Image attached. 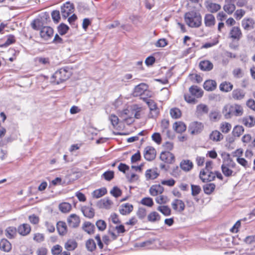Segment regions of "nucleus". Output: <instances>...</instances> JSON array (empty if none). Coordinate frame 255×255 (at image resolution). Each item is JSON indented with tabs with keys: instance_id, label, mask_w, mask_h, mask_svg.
Masks as SVG:
<instances>
[{
	"instance_id": "f257e3e1",
	"label": "nucleus",
	"mask_w": 255,
	"mask_h": 255,
	"mask_svg": "<svg viewBox=\"0 0 255 255\" xmlns=\"http://www.w3.org/2000/svg\"><path fill=\"white\" fill-rule=\"evenodd\" d=\"M72 74L71 69L65 67L56 71L51 77V82L55 84H59L69 78Z\"/></svg>"
},
{
	"instance_id": "f03ea898",
	"label": "nucleus",
	"mask_w": 255,
	"mask_h": 255,
	"mask_svg": "<svg viewBox=\"0 0 255 255\" xmlns=\"http://www.w3.org/2000/svg\"><path fill=\"white\" fill-rule=\"evenodd\" d=\"M186 23L190 27H199L202 23V17L199 12L194 10L186 12L184 15Z\"/></svg>"
},
{
	"instance_id": "7ed1b4c3",
	"label": "nucleus",
	"mask_w": 255,
	"mask_h": 255,
	"mask_svg": "<svg viewBox=\"0 0 255 255\" xmlns=\"http://www.w3.org/2000/svg\"><path fill=\"white\" fill-rule=\"evenodd\" d=\"M41 21L39 19H35L31 23V26L35 30L40 29V35L44 40H48L53 35V29L49 26H43L40 28Z\"/></svg>"
},
{
	"instance_id": "20e7f679",
	"label": "nucleus",
	"mask_w": 255,
	"mask_h": 255,
	"mask_svg": "<svg viewBox=\"0 0 255 255\" xmlns=\"http://www.w3.org/2000/svg\"><path fill=\"white\" fill-rule=\"evenodd\" d=\"M223 114L226 119L231 118L232 116H241L243 114V109L238 104L227 105L223 110Z\"/></svg>"
},
{
	"instance_id": "39448f33",
	"label": "nucleus",
	"mask_w": 255,
	"mask_h": 255,
	"mask_svg": "<svg viewBox=\"0 0 255 255\" xmlns=\"http://www.w3.org/2000/svg\"><path fill=\"white\" fill-rule=\"evenodd\" d=\"M142 99L148 105V108L150 111L149 116L151 118H155L158 114V110L157 107V105L155 102L152 100L149 99L146 97H141Z\"/></svg>"
},
{
	"instance_id": "423d86ee",
	"label": "nucleus",
	"mask_w": 255,
	"mask_h": 255,
	"mask_svg": "<svg viewBox=\"0 0 255 255\" xmlns=\"http://www.w3.org/2000/svg\"><path fill=\"white\" fill-rule=\"evenodd\" d=\"M147 89V85L144 83H140L134 88L133 95L134 97L140 96L141 99V97H144V95L148 92Z\"/></svg>"
},
{
	"instance_id": "0eeeda50",
	"label": "nucleus",
	"mask_w": 255,
	"mask_h": 255,
	"mask_svg": "<svg viewBox=\"0 0 255 255\" xmlns=\"http://www.w3.org/2000/svg\"><path fill=\"white\" fill-rule=\"evenodd\" d=\"M61 14L62 17L66 19L70 14L74 12V6L73 3L66 2L61 6Z\"/></svg>"
},
{
	"instance_id": "6e6552de",
	"label": "nucleus",
	"mask_w": 255,
	"mask_h": 255,
	"mask_svg": "<svg viewBox=\"0 0 255 255\" xmlns=\"http://www.w3.org/2000/svg\"><path fill=\"white\" fill-rule=\"evenodd\" d=\"M203 125L199 122H193L189 126V130L192 134H197L201 132L203 128Z\"/></svg>"
},
{
	"instance_id": "1a4fd4ad",
	"label": "nucleus",
	"mask_w": 255,
	"mask_h": 255,
	"mask_svg": "<svg viewBox=\"0 0 255 255\" xmlns=\"http://www.w3.org/2000/svg\"><path fill=\"white\" fill-rule=\"evenodd\" d=\"M229 38L233 40L239 41L242 37V32L238 26L233 27L230 31Z\"/></svg>"
},
{
	"instance_id": "9d476101",
	"label": "nucleus",
	"mask_w": 255,
	"mask_h": 255,
	"mask_svg": "<svg viewBox=\"0 0 255 255\" xmlns=\"http://www.w3.org/2000/svg\"><path fill=\"white\" fill-rule=\"evenodd\" d=\"M200 178L203 182L211 181L215 178V174L212 171L202 170L200 173Z\"/></svg>"
},
{
	"instance_id": "9b49d317",
	"label": "nucleus",
	"mask_w": 255,
	"mask_h": 255,
	"mask_svg": "<svg viewBox=\"0 0 255 255\" xmlns=\"http://www.w3.org/2000/svg\"><path fill=\"white\" fill-rule=\"evenodd\" d=\"M156 156V150L152 146H146L144 150V157L146 160L151 161Z\"/></svg>"
},
{
	"instance_id": "f8f14e48",
	"label": "nucleus",
	"mask_w": 255,
	"mask_h": 255,
	"mask_svg": "<svg viewBox=\"0 0 255 255\" xmlns=\"http://www.w3.org/2000/svg\"><path fill=\"white\" fill-rule=\"evenodd\" d=\"M160 159L165 163H172L175 160V157L173 153L169 151H162L160 153Z\"/></svg>"
},
{
	"instance_id": "ddd939ff",
	"label": "nucleus",
	"mask_w": 255,
	"mask_h": 255,
	"mask_svg": "<svg viewBox=\"0 0 255 255\" xmlns=\"http://www.w3.org/2000/svg\"><path fill=\"white\" fill-rule=\"evenodd\" d=\"M133 207L129 203L122 204L119 208V212L123 215H127L130 214L133 210Z\"/></svg>"
},
{
	"instance_id": "4468645a",
	"label": "nucleus",
	"mask_w": 255,
	"mask_h": 255,
	"mask_svg": "<svg viewBox=\"0 0 255 255\" xmlns=\"http://www.w3.org/2000/svg\"><path fill=\"white\" fill-rule=\"evenodd\" d=\"M173 210L179 212H182L185 209L184 203L180 199H174L171 203Z\"/></svg>"
},
{
	"instance_id": "2eb2a0df",
	"label": "nucleus",
	"mask_w": 255,
	"mask_h": 255,
	"mask_svg": "<svg viewBox=\"0 0 255 255\" xmlns=\"http://www.w3.org/2000/svg\"><path fill=\"white\" fill-rule=\"evenodd\" d=\"M67 222L70 227L76 228L79 225L80 220L77 215L73 214L68 218Z\"/></svg>"
},
{
	"instance_id": "dca6fc26",
	"label": "nucleus",
	"mask_w": 255,
	"mask_h": 255,
	"mask_svg": "<svg viewBox=\"0 0 255 255\" xmlns=\"http://www.w3.org/2000/svg\"><path fill=\"white\" fill-rule=\"evenodd\" d=\"M246 92L242 89H234L232 93V98L235 100H242L245 97Z\"/></svg>"
},
{
	"instance_id": "f3484780",
	"label": "nucleus",
	"mask_w": 255,
	"mask_h": 255,
	"mask_svg": "<svg viewBox=\"0 0 255 255\" xmlns=\"http://www.w3.org/2000/svg\"><path fill=\"white\" fill-rule=\"evenodd\" d=\"M209 108L206 105L201 104L196 107V115L198 117L202 116L204 114L208 113Z\"/></svg>"
},
{
	"instance_id": "a211bd4d",
	"label": "nucleus",
	"mask_w": 255,
	"mask_h": 255,
	"mask_svg": "<svg viewBox=\"0 0 255 255\" xmlns=\"http://www.w3.org/2000/svg\"><path fill=\"white\" fill-rule=\"evenodd\" d=\"M180 168L185 172L190 171L193 167L192 162L189 159L182 160L180 163Z\"/></svg>"
},
{
	"instance_id": "6ab92c4d",
	"label": "nucleus",
	"mask_w": 255,
	"mask_h": 255,
	"mask_svg": "<svg viewBox=\"0 0 255 255\" xmlns=\"http://www.w3.org/2000/svg\"><path fill=\"white\" fill-rule=\"evenodd\" d=\"M31 231V227L28 224H23L18 226L17 228L18 233L22 236H26L29 234Z\"/></svg>"
},
{
	"instance_id": "aec40b11",
	"label": "nucleus",
	"mask_w": 255,
	"mask_h": 255,
	"mask_svg": "<svg viewBox=\"0 0 255 255\" xmlns=\"http://www.w3.org/2000/svg\"><path fill=\"white\" fill-rule=\"evenodd\" d=\"M163 187L160 185H153L149 189V193L151 196H155L163 193Z\"/></svg>"
},
{
	"instance_id": "412c9836",
	"label": "nucleus",
	"mask_w": 255,
	"mask_h": 255,
	"mask_svg": "<svg viewBox=\"0 0 255 255\" xmlns=\"http://www.w3.org/2000/svg\"><path fill=\"white\" fill-rule=\"evenodd\" d=\"M199 67L202 71H209L213 69V65L209 60H204L200 62Z\"/></svg>"
},
{
	"instance_id": "4be33fe9",
	"label": "nucleus",
	"mask_w": 255,
	"mask_h": 255,
	"mask_svg": "<svg viewBox=\"0 0 255 255\" xmlns=\"http://www.w3.org/2000/svg\"><path fill=\"white\" fill-rule=\"evenodd\" d=\"M254 21L252 18H244L242 21V25L244 29L249 30L254 28Z\"/></svg>"
},
{
	"instance_id": "5701e85b",
	"label": "nucleus",
	"mask_w": 255,
	"mask_h": 255,
	"mask_svg": "<svg viewBox=\"0 0 255 255\" xmlns=\"http://www.w3.org/2000/svg\"><path fill=\"white\" fill-rule=\"evenodd\" d=\"M190 93L196 98H200L203 95V91L201 88L197 86H192L189 88Z\"/></svg>"
},
{
	"instance_id": "b1692460",
	"label": "nucleus",
	"mask_w": 255,
	"mask_h": 255,
	"mask_svg": "<svg viewBox=\"0 0 255 255\" xmlns=\"http://www.w3.org/2000/svg\"><path fill=\"white\" fill-rule=\"evenodd\" d=\"M81 211L84 216L88 218H92L95 215V212L93 208L89 207L84 206L82 207Z\"/></svg>"
},
{
	"instance_id": "393cba45",
	"label": "nucleus",
	"mask_w": 255,
	"mask_h": 255,
	"mask_svg": "<svg viewBox=\"0 0 255 255\" xmlns=\"http://www.w3.org/2000/svg\"><path fill=\"white\" fill-rule=\"evenodd\" d=\"M217 86L215 81L212 80H206L204 83V88L208 91H212L214 90Z\"/></svg>"
},
{
	"instance_id": "a878e982",
	"label": "nucleus",
	"mask_w": 255,
	"mask_h": 255,
	"mask_svg": "<svg viewBox=\"0 0 255 255\" xmlns=\"http://www.w3.org/2000/svg\"><path fill=\"white\" fill-rule=\"evenodd\" d=\"M0 249L5 252H8L11 249V244L6 239H2L0 242Z\"/></svg>"
},
{
	"instance_id": "bb28decb",
	"label": "nucleus",
	"mask_w": 255,
	"mask_h": 255,
	"mask_svg": "<svg viewBox=\"0 0 255 255\" xmlns=\"http://www.w3.org/2000/svg\"><path fill=\"white\" fill-rule=\"evenodd\" d=\"M205 24L207 27H211L215 24V18L212 14H207L204 17Z\"/></svg>"
},
{
	"instance_id": "cd10ccee",
	"label": "nucleus",
	"mask_w": 255,
	"mask_h": 255,
	"mask_svg": "<svg viewBox=\"0 0 255 255\" xmlns=\"http://www.w3.org/2000/svg\"><path fill=\"white\" fill-rule=\"evenodd\" d=\"M220 90L224 92H230L233 88V85L229 82L225 81L220 84Z\"/></svg>"
},
{
	"instance_id": "c85d7f7f",
	"label": "nucleus",
	"mask_w": 255,
	"mask_h": 255,
	"mask_svg": "<svg viewBox=\"0 0 255 255\" xmlns=\"http://www.w3.org/2000/svg\"><path fill=\"white\" fill-rule=\"evenodd\" d=\"M64 247L68 251H72L77 247V243L75 240L70 239L65 243Z\"/></svg>"
},
{
	"instance_id": "c756f323",
	"label": "nucleus",
	"mask_w": 255,
	"mask_h": 255,
	"mask_svg": "<svg viewBox=\"0 0 255 255\" xmlns=\"http://www.w3.org/2000/svg\"><path fill=\"white\" fill-rule=\"evenodd\" d=\"M243 123L247 127H253L255 125V118L251 116L244 118L243 119Z\"/></svg>"
},
{
	"instance_id": "7c9ffc66",
	"label": "nucleus",
	"mask_w": 255,
	"mask_h": 255,
	"mask_svg": "<svg viewBox=\"0 0 255 255\" xmlns=\"http://www.w3.org/2000/svg\"><path fill=\"white\" fill-rule=\"evenodd\" d=\"M57 229L60 235H64L67 232V226L65 222L59 221L57 223Z\"/></svg>"
},
{
	"instance_id": "2f4dec72",
	"label": "nucleus",
	"mask_w": 255,
	"mask_h": 255,
	"mask_svg": "<svg viewBox=\"0 0 255 255\" xmlns=\"http://www.w3.org/2000/svg\"><path fill=\"white\" fill-rule=\"evenodd\" d=\"M173 128L176 132L182 133L186 130V126L183 122H175L173 125Z\"/></svg>"
},
{
	"instance_id": "473e14b6",
	"label": "nucleus",
	"mask_w": 255,
	"mask_h": 255,
	"mask_svg": "<svg viewBox=\"0 0 255 255\" xmlns=\"http://www.w3.org/2000/svg\"><path fill=\"white\" fill-rule=\"evenodd\" d=\"M82 228L88 234H91L94 233L95 226L90 222H85L83 225Z\"/></svg>"
},
{
	"instance_id": "72a5a7b5",
	"label": "nucleus",
	"mask_w": 255,
	"mask_h": 255,
	"mask_svg": "<svg viewBox=\"0 0 255 255\" xmlns=\"http://www.w3.org/2000/svg\"><path fill=\"white\" fill-rule=\"evenodd\" d=\"M223 135L218 130L213 131L210 134V138L214 141H219L223 139Z\"/></svg>"
},
{
	"instance_id": "f704fd0d",
	"label": "nucleus",
	"mask_w": 255,
	"mask_h": 255,
	"mask_svg": "<svg viewBox=\"0 0 255 255\" xmlns=\"http://www.w3.org/2000/svg\"><path fill=\"white\" fill-rule=\"evenodd\" d=\"M16 234V229L14 227H9L5 230V236L9 239L14 237Z\"/></svg>"
},
{
	"instance_id": "c9c22d12",
	"label": "nucleus",
	"mask_w": 255,
	"mask_h": 255,
	"mask_svg": "<svg viewBox=\"0 0 255 255\" xmlns=\"http://www.w3.org/2000/svg\"><path fill=\"white\" fill-rule=\"evenodd\" d=\"M207 8L210 12L214 13L220 9L221 6L219 4L210 2L207 5Z\"/></svg>"
},
{
	"instance_id": "e433bc0d",
	"label": "nucleus",
	"mask_w": 255,
	"mask_h": 255,
	"mask_svg": "<svg viewBox=\"0 0 255 255\" xmlns=\"http://www.w3.org/2000/svg\"><path fill=\"white\" fill-rule=\"evenodd\" d=\"M158 173L155 170L148 169L146 171L145 177L147 179H154L158 176Z\"/></svg>"
},
{
	"instance_id": "4c0bfd02",
	"label": "nucleus",
	"mask_w": 255,
	"mask_h": 255,
	"mask_svg": "<svg viewBox=\"0 0 255 255\" xmlns=\"http://www.w3.org/2000/svg\"><path fill=\"white\" fill-rule=\"evenodd\" d=\"M244 131V128L242 126H237L233 128L232 134L234 136L239 137Z\"/></svg>"
},
{
	"instance_id": "58836bf2",
	"label": "nucleus",
	"mask_w": 255,
	"mask_h": 255,
	"mask_svg": "<svg viewBox=\"0 0 255 255\" xmlns=\"http://www.w3.org/2000/svg\"><path fill=\"white\" fill-rule=\"evenodd\" d=\"M203 190L205 194H211L215 188V185L214 183H208L203 186Z\"/></svg>"
},
{
	"instance_id": "ea45409f",
	"label": "nucleus",
	"mask_w": 255,
	"mask_h": 255,
	"mask_svg": "<svg viewBox=\"0 0 255 255\" xmlns=\"http://www.w3.org/2000/svg\"><path fill=\"white\" fill-rule=\"evenodd\" d=\"M230 167L227 166L225 164H223L221 166L222 171L224 175L226 177H230L233 175V171L230 169Z\"/></svg>"
},
{
	"instance_id": "a19ab883",
	"label": "nucleus",
	"mask_w": 255,
	"mask_h": 255,
	"mask_svg": "<svg viewBox=\"0 0 255 255\" xmlns=\"http://www.w3.org/2000/svg\"><path fill=\"white\" fill-rule=\"evenodd\" d=\"M157 210L160 212L165 216H168L171 214V209L167 206H160L157 208Z\"/></svg>"
},
{
	"instance_id": "79ce46f5",
	"label": "nucleus",
	"mask_w": 255,
	"mask_h": 255,
	"mask_svg": "<svg viewBox=\"0 0 255 255\" xmlns=\"http://www.w3.org/2000/svg\"><path fill=\"white\" fill-rule=\"evenodd\" d=\"M107 192L106 188H102L95 190L93 193V196L96 198H99L105 195Z\"/></svg>"
},
{
	"instance_id": "37998d69",
	"label": "nucleus",
	"mask_w": 255,
	"mask_h": 255,
	"mask_svg": "<svg viewBox=\"0 0 255 255\" xmlns=\"http://www.w3.org/2000/svg\"><path fill=\"white\" fill-rule=\"evenodd\" d=\"M59 208L62 212L68 213L71 209V205L68 203L64 202L59 204Z\"/></svg>"
},
{
	"instance_id": "c03bdc74",
	"label": "nucleus",
	"mask_w": 255,
	"mask_h": 255,
	"mask_svg": "<svg viewBox=\"0 0 255 255\" xmlns=\"http://www.w3.org/2000/svg\"><path fill=\"white\" fill-rule=\"evenodd\" d=\"M86 247L88 251L93 252L96 248V245L93 239H89L86 242Z\"/></svg>"
},
{
	"instance_id": "a18cd8bd",
	"label": "nucleus",
	"mask_w": 255,
	"mask_h": 255,
	"mask_svg": "<svg viewBox=\"0 0 255 255\" xmlns=\"http://www.w3.org/2000/svg\"><path fill=\"white\" fill-rule=\"evenodd\" d=\"M170 114L171 117L176 119L179 118L181 116V112L178 108H172L170 111Z\"/></svg>"
},
{
	"instance_id": "49530a36",
	"label": "nucleus",
	"mask_w": 255,
	"mask_h": 255,
	"mask_svg": "<svg viewBox=\"0 0 255 255\" xmlns=\"http://www.w3.org/2000/svg\"><path fill=\"white\" fill-rule=\"evenodd\" d=\"M147 219L149 221L154 222L159 220L160 215L156 212H152L148 215Z\"/></svg>"
},
{
	"instance_id": "de8ad7c7",
	"label": "nucleus",
	"mask_w": 255,
	"mask_h": 255,
	"mask_svg": "<svg viewBox=\"0 0 255 255\" xmlns=\"http://www.w3.org/2000/svg\"><path fill=\"white\" fill-rule=\"evenodd\" d=\"M223 164H225L227 166L231 168H235L236 163L234 162L232 159L231 158L230 155L229 153L227 154V157L225 159Z\"/></svg>"
},
{
	"instance_id": "09e8293b",
	"label": "nucleus",
	"mask_w": 255,
	"mask_h": 255,
	"mask_svg": "<svg viewBox=\"0 0 255 255\" xmlns=\"http://www.w3.org/2000/svg\"><path fill=\"white\" fill-rule=\"evenodd\" d=\"M236 6L233 3H228L224 6V10L229 14H232L235 10Z\"/></svg>"
},
{
	"instance_id": "8fccbe9b",
	"label": "nucleus",
	"mask_w": 255,
	"mask_h": 255,
	"mask_svg": "<svg viewBox=\"0 0 255 255\" xmlns=\"http://www.w3.org/2000/svg\"><path fill=\"white\" fill-rule=\"evenodd\" d=\"M140 203L143 205L150 207L153 206V201L152 198L150 197H144L142 199Z\"/></svg>"
},
{
	"instance_id": "3c124183",
	"label": "nucleus",
	"mask_w": 255,
	"mask_h": 255,
	"mask_svg": "<svg viewBox=\"0 0 255 255\" xmlns=\"http://www.w3.org/2000/svg\"><path fill=\"white\" fill-rule=\"evenodd\" d=\"M102 177L107 181H111L114 177V172L111 170L107 171L102 174Z\"/></svg>"
},
{
	"instance_id": "603ef678",
	"label": "nucleus",
	"mask_w": 255,
	"mask_h": 255,
	"mask_svg": "<svg viewBox=\"0 0 255 255\" xmlns=\"http://www.w3.org/2000/svg\"><path fill=\"white\" fill-rule=\"evenodd\" d=\"M62 247L56 245L54 246L51 249V253L53 255H59L62 252Z\"/></svg>"
},
{
	"instance_id": "864d4df0",
	"label": "nucleus",
	"mask_w": 255,
	"mask_h": 255,
	"mask_svg": "<svg viewBox=\"0 0 255 255\" xmlns=\"http://www.w3.org/2000/svg\"><path fill=\"white\" fill-rule=\"evenodd\" d=\"M169 201L168 197L166 196L160 195L158 196L155 199V201L157 204H166Z\"/></svg>"
},
{
	"instance_id": "5fc2aeb1",
	"label": "nucleus",
	"mask_w": 255,
	"mask_h": 255,
	"mask_svg": "<svg viewBox=\"0 0 255 255\" xmlns=\"http://www.w3.org/2000/svg\"><path fill=\"white\" fill-rule=\"evenodd\" d=\"M69 27L64 23L60 24L58 27V32L60 35H64L66 33Z\"/></svg>"
},
{
	"instance_id": "6e6d98bb",
	"label": "nucleus",
	"mask_w": 255,
	"mask_h": 255,
	"mask_svg": "<svg viewBox=\"0 0 255 255\" xmlns=\"http://www.w3.org/2000/svg\"><path fill=\"white\" fill-rule=\"evenodd\" d=\"M232 126L228 123H223L221 126V129L223 133H227L231 130Z\"/></svg>"
},
{
	"instance_id": "4d7b16f0",
	"label": "nucleus",
	"mask_w": 255,
	"mask_h": 255,
	"mask_svg": "<svg viewBox=\"0 0 255 255\" xmlns=\"http://www.w3.org/2000/svg\"><path fill=\"white\" fill-rule=\"evenodd\" d=\"M111 194L115 197H119L122 195V191L118 187L115 186L110 191Z\"/></svg>"
},
{
	"instance_id": "13d9d810",
	"label": "nucleus",
	"mask_w": 255,
	"mask_h": 255,
	"mask_svg": "<svg viewBox=\"0 0 255 255\" xmlns=\"http://www.w3.org/2000/svg\"><path fill=\"white\" fill-rule=\"evenodd\" d=\"M129 19L132 22V23L135 25H137L138 24L141 23V19L140 17L137 15H131L129 16Z\"/></svg>"
},
{
	"instance_id": "bf43d9fd",
	"label": "nucleus",
	"mask_w": 255,
	"mask_h": 255,
	"mask_svg": "<svg viewBox=\"0 0 255 255\" xmlns=\"http://www.w3.org/2000/svg\"><path fill=\"white\" fill-rule=\"evenodd\" d=\"M233 74L236 78H240L243 76L244 73L240 68H235L233 71Z\"/></svg>"
},
{
	"instance_id": "052dcab7",
	"label": "nucleus",
	"mask_w": 255,
	"mask_h": 255,
	"mask_svg": "<svg viewBox=\"0 0 255 255\" xmlns=\"http://www.w3.org/2000/svg\"><path fill=\"white\" fill-rule=\"evenodd\" d=\"M51 16L55 23H58L60 19V12L59 10H53L51 13Z\"/></svg>"
},
{
	"instance_id": "680f3d73",
	"label": "nucleus",
	"mask_w": 255,
	"mask_h": 255,
	"mask_svg": "<svg viewBox=\"0 0 255 255\" xmlns=\"http://www.w3.org/2000/svg\"><path fill=\"white\" fill-rule=\"evenodd\" d=\"M195 97L194 96L190 95L188 94H185L184 95V99L188 103L190 104H195L197 102L195 98Z\"/></svg>"
},
{
	"instance_id": "e2e57ef3",
	"label": "nucleus",
	"mask_w": 255,
	"mask_h": 255,
	"mask_svg": "<svg viewBox=\"0 0 255 255\" xmlns=\"http://www.w3.org/2000/svg\"><path fill=\"white\" fill-rule=\"evenodd\" d=\"M209 118L212 121H216L220 119V115L217 111H212L209 114Z\"/></svg>"
},
{
	"instance_id": "0e129e2a",
	"label": "nucleus",
	"mask_w": 255,
	"mask_h": 255,
	"mask_svg": "<svg viewBox=\"0 0 255 255\" xmlns=\"http://www.w3.org/2000/svg\"><path fill=\"white\" fill-rule=\"evenodd\" d=\"M96 224L98 229L100 231H103L105 230V229L106 228V223L103 220H98V221H97Z\"/></svg>"
},
{
	"instance_id": "69168bd1",
	"label": "nucleus",
	"mask_w": 255,
	"mask_h": 255,
	"mask_svg": "<svg viewBox=\"0 0 255 255\" xmlns=\"http://www.w3.org/2000/svg\"><path fill=\"white\" fill-rule=\"evenodd\" d=\"M15 37L13 35H9L6 41L4 42V43L2 45V46H4V47H6L13 43L15 42Z\"/></svg>"
},
{
	"instance_id": "338daca9",
	"label": "nucleus",
	"mask_w": 255,
	"mask_h": 255,
	"mask_svg": "<svg viewBox=\"0 0 255 255\" xmlns=\"http://www.w3.org/2000/svg\"><path fill=\"white\" fill-rule=\"evenodd\" d=\"M136 214L139 219H143L146 216V211L145 209L143 208H139Z\"/></svg>"
},
{
	"instance_id": "774afa93",
	"label": "nucleus",
	"mask_w": 255,
	"mask_h": 255,
	"mask_svg": "<svg viewBox=\"0 0 255 255\" xmlns=\"http://www.w3.org/2000/svg\"><path fill=\"white\" fill-rule=\"evenodd\" d=\"M109 120L114 127H116L119 123V118L115 115H111L109 116Z\"/></svg>"
}]
</instances>
